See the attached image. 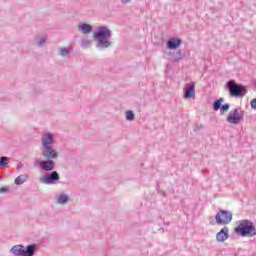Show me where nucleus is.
<instances>
[{
  "label": "nucleus",
  "mask_w": 256,
  "mask_h": 256,
  "mask_svg": "<svg viewBox=\"0 0 256 256\" xmlns=\"http://www.w3.org/2000/svg\"><path fill=\"white\" fill-rule=\"evenodd\" d=\"M111 30L106 26L96 27V31L93 32V39L96 41V48L103 50L109 49L113 45V42L109 41L112 37Z\"/></svg>",
  "instance_id": "1"
},
{
  "label": "nucleus",
  "mask_w": 256,
  "mask_h": 256,
  "mask_svg": "<svg viewBox=\"0 0 256 256\" xmlns=\"http://www.w3.org/2000/svg\"><path fill=\"white\" fill-rule=\"evenodd\" d=\"M37 251V244H30L23 246L21 244L15 245L10 249V253L15 256H34Z\"/></svg>",
  "instance_id": "2"
},
{
  "label": "nucleus",
  "mask_w": 256,
  "mask_h": 256,
  "mask_svg": "<svg viewBox=\"0 0 256 256\" xmlns=\"http://www.w3.org/2000/svg\"><path fill=\"white\" fill-rule=\"evenodd\" d=\"M255 232V225L250 220H242L239 225L235 228V233L242 237H253Z\"/></svg>",
  "instance_id": "3"
},
{
  "label": "nucleus",
  "mask_w": 256,
  "mask_h": 256,
  "mask_svg": "<svg viewBox=\"0 0 256 256\" xmlns=\"http://www.w3.org/2000/svg\"><path fill=\"white\" fill-rule=\"evenodd\" d=\"M226 87L230 93V97H245L247 88L241 84H237L235 80H229Z\"/></svg>",
  "instance_id": "4"
},
{
  "label": "nucleus",
  "mask_w": 256,
  "mask_h": 256,
  "mask_svg": "<svg viewBox=\"0 0 256 256\" xmlns=\"http://www.w3.org/2000/svg\"><path fill=\"white\" fill-rule=\"evenodd\" d=\"M217 225H229L233 221V213L227 210H220L215 215Z\"/></svg>",
  "instance_id": "5"
},
{
  "label": "nucleus",
  "mask_w": 256,
  "mask_h": 256,
  "mask_svg": "<svg viewBox=\"0 0 256 256\" xmlns=\"http://www.w3.org/2000/svg\"><path fill=\"white\" fill-rule=\"evenodd\" d=\"M59 179H61L59 172L52 171L51 173H46L44 176L40 177L39 181L44 185H54V183H57Z\"/></svg>",
  "instance_id": "6"
},
{
  "label": "nucleus",
  "mask_w": 256,
  "mask_h": 256,
  "mask_svg": "<svg viewBox=\"0 0 256 256\" xmlns=\"http://www.w3.org/2000/svg\"><path fill=\"white\" fill-rule=\"evenodd\" d=\"M243 121V112L239 113V109L235 108L230 111L227 116V122L231 123V125H239Z\"/></svg>",
  "instance_id": "7"
},
{
  "label": "nucleus",
  "mask_w": 256,
  "mask_h": 256,
  "mask_svg": "<svg viewBox=\"0 0 256 256\" xmlns=\"http://www.w3.org/2000/svg\"><path fill=\"white\" fill-rule=\"evenodd\" d=\"M41 155L44 159H50L54 161V159H57L59 157V152L53 148V146H48L45 148H42Z\"/></svg>",
  "instance_id": "8"
},
{
  "label": "nucleus",
  "mask_w": 256,
  "mask_h": 256,
  "mask_svg": "<svg viewBox=\"0 0 256 256\" xmlns=\"http://www.w3.org/2000/svg\"><path fill=\"white\" fill-rule=\"evenodd\" d=\"M184 99H195V82L184 86Z\"/></svg>",
  "instance_id": "9"
},
{
  "label": "nucleus",
  "mask_w": 256,
  "mask_h": 256,
  "mask_svg": "<svg viewBox=\"0 0 256 256\" xmlns=\"http://www.w3.org/2000/svg\"><path fill=\"white\" fill-rule=\"evenodd\" d=\"M39 167L42 171H53L55 169V161L51 159L41 160Z\"/></svg>",
  "instance_id": "10"
},
{
  "label": "nucleus",
  "mask_w": 256,
  "mask_h": 256,
  "mask_svg": "<svg viewBox=\"0 0 256 256\" xmlns=\"http://www.w3.org/2000/svg\"><path fill=\"white\" fill-rule=\"evenodd\" d=\"M227 239H229V227L225 226L216 234V241L223 243Z\"/></svg>",
  "instance_id": "11"
},
{
  "label": "nucleus",
  "mask_w": 256,
  "mask_h": 256,
  "mask_svg": "<svg viewBox=\"0 0 256 256\" xmlns=\"http://www.w3.org/2000/svg\"><path fill=\"white\" fill-rule=\"evenodd\" d=\"M55 139V136L51 133H47L45 134L42 138H41V141H42V148H45V147H51V145H53V141Z\"/></svg>",
  "instance_id": "12"
},
{
  "label": "nucleus",
  "mask_w": 256,
  "mask_h": 256,
  "mask_svg": "<svg viewBox=\"0 0 256 256\" xmlns=\"http://www.w3.org/2000/svg\"><path fill=\"white\" fill-rule=\"evenodd\" d=\"M181 43H183V41L181 39H177V38H170L167 41V48L168 49H177V47L181 46Z\"/></svg>",
  "instance_id": "13"
},
{
  "label": "nucleus",
  "mask_w": 256,
  "mask_h": 256,
  "mask_svg": "<svg viewBox=\"0 0 256 256\" xmlns=\"http://www.w3.org/2000/svg\"><path fill=\"white\" fill-rule=\"evenodd\" d=\"M78 30L81 31V33H83L84 35H87L91 33V31H93V26L87 23H80L78 25Z\"/></svg>",
  "instance_id": "14"
},
{
  "label": "nucleus",
  "mask_w": 256,
  "mask_h": 256,
  "mask_svg": "<svg viewBox=\"0 0 256 256\" xmlns=\"http://www.w3.org/2000/svg\"><path fill=\"white\" fill-rule=\"evenodd\" d=\"M183 59V54L181 53V50L170 52V61H181Z\"/></svg>",
  "instance_id": "15"
},
{
  "label": "nucleus",
  "mask_w": 256,
  "mask_h": 256,
  "mask_svg": "<svg viewBox=\"0 0 256 256\" xmlns=\"http://www.w3.org/2000/svg\"><path fill=\"white\" fill-rule=\"evenodd\" d=\"M27 179H29V175L22 174L15 179L14 183L15 185H23V183H25Z\"/></svg>",
  "instance_id": "16"
},
{
  "label": "nucleus",
  "mask_w": 256,
  "mask_h": 256,
  "mask_svg": "<svg viewBox=\"0 0 256 256\" xmlns=\"http://www.w3.org/2000/svg\"><path fill=\"white\" fill-rule=\"evenodd\" d=\"M58 205H67L69 203V196L66 194H61L57 199Z\"/></svg>",
  "instance_id": "17"
},
{
  "label": "nucleus",
  "mask_w": 256,
  "mask_h": 256,
  "mask_svg": "<svg viewBox=\"0 0 256 256\" xmlns=\"http://www.w3.org/2000/svg\"><path fill=\"white\" fill-rule=\"evenodd\" d=\"M35 43L38 47H43V45L47 43V38H45L44 36H37L35 38Z\"/></svg>",
  "instance_id": "18"
},
{
  "label": "nucleus",
  "mask_w": 256,
  "mask_h": 256,
  "mask_svg": "<svg viewBox=\"0 0 256 256\" xmlns=\"http://www.w3.org/2000/svg\"><path fill=\"white\" fill-rule=\"evenodd\" d=\"M223 101H225L224 98H219L218 100H216L213 104V110L219 111V109H221V107L223 105Z\"/></svg>",
  "instance_id": "19"
},
{
  "label": "nucleus",
  "mask_w": 256,
  "mask_h": 256,
  "mask_svg": "<svg viewBox=\"0 0 256 256\" xmlns=\"http://www.w3.org/2000/svg\"><path fill=\"white\" fill-rule=\"evenodd\" d=\"M6 165H9V157L7 156L0 157V169H3Z\"/></svg>",
  "instance_id": "20"
},
{
  "label": "nucleus",
  "mask_w": 256,
  "mask_h": 256,
  "mask_svg": "<svg viewBox=\"0 0 256 256\" xmlns=\"http://www.w3.org/2000/svg\"><path fill=\"white\" fill-rule=\"evenodd\" d=\"M91 45H92V42L89 39L82 40V42H81L82 49H89V47H91Z\"/></svg>",
  "instance_id": "21"
},
{
  "label": "nucleus",
  "mask_w": 256,
  "mask_h": 256,
  "mask_svg": "<svg viewBox=\"0 0 256 256\" xmlns=\"http://www.w3.org/2000/svg\"><path fill=\"white\" fill-rule=\"evenodd\" d=\"M126 121H135V113L133 111H126Z\"/></svg>",
  "instance_id": "22"
},
{
  "label": "nucleus",
  "mask_w": 256,
  "mask_h": 256,
  "mask_svg": "<svg viewBox=\"0 0 256 256\" xmlns=\"http://www.w3.org/2000/svg\"><path fill=\"white\" fill-rule=\"evenodd\" d=\"M58 55H60V57H67V55H69V49H67V48H60L58 50Z\"/></svg>",
  "instance_id": "23"
},
{
  "label": "nucleus",
  "mask_w": 256,
  "mask_h": 256,
  "mask_svg": "<svg viewBox=\"0 0 256 256\" xmlns=\"http://www.w3.org/2000/svg\"><path fill=\"white\" fill-rule=\"evenodd\" d=\"M229 107H231V104L227 103L224 104L220 107V110L223 111L224 113H227V111H229Z\"/></svg>",
  "instance_id": "24"
},
{
  "label": "nucleus",
  "mask_w": 256,
  "mask_h": 256,
  "mask_svg": "<svg viewBox=\"0 0 256 256\" xmlns=\"http://www.w3.org/2000/svg\"><path fill=\"white\" fill-rule=\"evenodd\" d=\"M251 108L256 110V98H254L253 100H251L250 102Z\"/></svg>",
  "instance_id": "25"
},
{
  "label": "nucleus",
  "mask_w": 256,
  "mask_h": 256,
  "mask_svg": "<svg viewBox=\"0 0 256 256\" xmlns=\"http://www.w3.org/2000/svg\"><path fill=\"white\" fill-rule=\"evenodd\" d=\"M0 193H9V188L8 187H1L0 188Z\"/></svg>",
  "instance_id": "26"
},
{
  "label": "nucleus",
  "mask_w": 256,
  "mask_h": 256,
  "mask_svg": "<svg viewBox=\"0 0 256 256\" xmlns=\"http://www.w3.org/2000/svg\"><path fill=\"white\" fill-rule=\"evenodd\" d=\"M121 3H123V5H127V3H129L131 0H120Z\"/></svg>",
  "instance_id": "27"
},
{
  "label": "nucleus",
  "mask_w": 256,
  "mask_h": 256,
  "mask_svg": "<svg viewBox=\"0 0 256 256\" xmlns=\"http://www.w3.org/2000/svg\"><path fill=\"white\" fill-rule=\"evenodd\" d=\"M17 169H23V164H19V165L17 166Z\"/></svg>",
  "instance_id": "28"
},
{
  "label": "nucleus",
  "mask_w": 256,
  "mask_h": 256,
  "mask_svg": "<svg viewBox=\"0 0 256 256\" xmlns=\"http://www.w3.org/2000/svg\"><path fill=\"white\" fill-rule=\"evenodd\" d=\"M197 129H201V126L196 125V129H194V131H197Z\"/></svg>",
  "instance_id": "29"
}]
</instances>
